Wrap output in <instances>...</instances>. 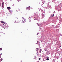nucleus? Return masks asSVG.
<instances>
[{"label":"nucleus","instance_id":"obj_1","mask_svg":"<svg viewBox=\"0 0 62 62\" xmlns=\"http://www.w3.org/2000/svg\"><path fill=\"white\" fill-rule=\"evenodd\" d=\"M22 20L23 23H25V19H24L25 18L23 17H22Z\"/></svg>","mask_w":62,"mask_h":62},{"label":"nucleus","instance_id":"obj_2","mask_svg":"<svg viewBox=\"0 0 62 62\" xmlns=\"http://www.w3.org/2000/svg\"><path fill=\"white\" fill-rule=\"evenodd\" d=\"M2 8H3L4 7V4L3 3H2Z\"/></svg>","mask_w":62,"mask_h":62},{"label":"nucleus","instance_id":"obj_3","mask_svg":"<svg viewBox=\"0 0 62 62\" xmlns=\"http://www.w3.org/2000/svg\"><path fill=\"white\" fill-rule=\"evenodd\" d=\"M7 8L8 9V10H9V9H11V8H10V7H7Z\"/></svg>","mask_w":62,"mask_h":62},{"label":"nucleus","instance_id":"obj_4","mask_svg":"<svg viewBox=\"0 0 62 62\" xmlns=\"http://www.w3.org/2000/svg\"><path fill=\"white\" fill-rule=\"evenodd\" d=\"M34 16L35 17H36V16H38V15L37 14V13H36L34 14Z\"/></svg>","mask_w":62,"mask_h":62},{"label":"nucleus","instance_id":"obj_5","mask_svg":"<svg viewBox=\"0 0 62 62\" xmlns=\"http://www.w3.org/2000/svg\"><path fill=\"white\" fill-rule=\"evenodd\" d=\"M20 10V9H18V10H16V11L17 12H18V11H19Z\"/></svg>","mask_w":62,"mask_h":62},{"label":"nucleus","instance_id":"obj_6","mask_svg":"<svg viewBox=\"0 0 62 62\" xmlns=\"http://www.w3.org/2000/svg\"><path fill=\"white\" fill-rule=\"evenodd\" d=\"M1 55H2V53L0 54V58H1Z\"/></svg>","mask_w":62,"mask_h":62},{"label":"nucleus","instance_id":"obj_7","mask_svg":"<svg viewBox=\"0 0 62 62\" xmlns=\"http://www.w3.org/2000/svg\"><path fill=\"white\" fill-rule=\"evenodd\" d=\"M27 8L28 9H30V7H28Z\"/></svg>","mask_w":62,"mask_h":62},{"label":"nucleus","instance_id":"obj_8","mask_svg":"<svg viewBox=\"0 0 62 62\" xmlns=\"http://www.w3.org/2000/svg\"><path fill=\"white\" fill-rule=\"evenodd\" d=\"M1 23H3L5 24V22H4L3 21H1Z\"/></svg>","mask_w":62,"mask_h":62},{"label":"nucleus","instance_id":"obj_9","mask_svg":"<svg viewBox=\"0 0 62 62\" xmlns=\"http://www.w3.org/2000/svg\"><path fill=\"white\" fill-rule=\"evenodd\" d=\"M2 48H0V51H2Z\"/></svg>","mask_w":62,"mask_h":62},{"label":"nucleus","instance_id":"obj_10","mask_svg":"<svg viewBox=\"0 0 62 62\" xmlns=\"http://www.w3.org/2000/svg\"><path fill=\"white\" fill-rule=\"evenodd\" d=\"M0 61H2V60H3V59L2 58H1L0 59Z\"/></svg>","mask_w":62,"mask_h":62},{"label":"nucleus","instance_id":"obj_11","mask_svg":"<svg viewBox=\"0 0 62 62\" xmlns=\"http://www.w3.org/2000/svg\"><path fill=\"white\" fill-rule=\"evenodd\" d=\"M17 1H18V2H19L20 1H21V0H17Z\"/></svg>","mask_w":62,"mask_h":62},{"label":"nucleus","instance_id":"obj_12","mask_svg":"<svg viewBox=\"0 0 62 62\" xmlns=\"http://www.w3.org/2000/svg\"><path fill=\"white\" fill-rule=\"evenodd\" d=\"M46 60H49V59H48V58H47L46 59Z\"/></svg>","mask_w":62,"mask_h":62},{"label":"nucleus","instance_id":"obj_13","mask_svg":"<svg viewBox=\"0 0 62 62\" xmlns=\"http://www.w3.org/2000/svg\"><path fill=\"white\" fill-rule=\"evenodd\" d=\"M31 18V17H29V19H30Z\"/></svg>","mask_w":62,"mask_h":62},{"label":"nucleus","instance_id":"obj_14","mask_svg":"<svg viewBox=\"0 0 62 62\" xmlns=\"http://www.w3.org/2000/svg\"><path fill=\"white\" fill-rule=\"evenodd\" d=\"M39 60H40V58H39Z\"/></svg>","mask_w":62,"mask_h":62},{"label":"nucleus","instance_id":"obj_15","mask_svg":"<svg viewBox=\"0 0 62 62\" xmlns=\"http://www.w3.org/2000/svg\"><path fill=\"white\" fill-rule=\"evenodd\" d=\"M37 51H38V50H39V49H38V48H37Z\"/></svg>","mask_w":62,"mask_h":62},{"label":"nucleus","instance_id":"obj_16","mask_svg":"<svg viewBox=\"0 0 62 62\" xmlns=\"http://www.w3.org/2000/svg\"><path fill=\"white\" fill-rule=\"evenodd\" d=\"M54 16V14H53V16L52 17H53V16Z\"/></svg>","mask_w":62,"mask_h":62},{"label":"nucleus","instance_id":"obj_17","mask_svg":"<svg viewBox=\"0 0 62 62\" xmlns=\"http://www.w3.org/2000/svg\"><path fill=\"white\" fill-rule=\"evenodd\" d=\"M39 34V33H37V35H38Z\"/></svg>","mask_w":62,"mask_h":62},{"label":"nucleus","instance_id":"obj_18","mask_svg":"<svg viewBox=\"0 0 62 62\" xmlns=\"http://www.w3.org/2000/svg\"><path fill=\"white\" fill-rule=\"evenodd\" d=\"M21 62H22V60H21Z\"/></svg>","mask_w":62,"mask_h":62},{"label":"nucleus","instance_id":"obj_19","mask_svg":"<svg viewBox=\"0 0 62 62\" xmlns=\"http://www.w3.org/2000/svg\"><path fill=\"white\" fill-rule=\"evenodd\" d=\"M43 0H41V1H43Z\"/></svg>","mask_w":62,"mask_h":62},{"label":"nucleus","instance_id":"obj_20","mask_svg":"<svg viewBox=\"0 0 62 62\" xmlns=\"http://www.w3.org/2000/svg\"><path fill=\"white\" fill-rule=\"evenodd\" d=\"M47 57V58H49V57Z\"/></svg>","mask_w":62,"mask_h":62},{"label":"nucleus","instance_id":"obj_21","mask_svg":"<svg viewBox=\"0 0 62 62\" xmlns=\"http://www.w3.org/2000/svg\"><path fill=\"white\" fill-rule=\"evenodd\" d=\"M14 5L13 4V6H14Z\"/></svg>","mask_w":62,"mask_h":62},{"label":"nucleus","instance_id":"obj_22","mask_svg":"<svg viewBox=\"0 0 62 62\" xmlns=\"http://www.w3.org/2000/svg\"><path fill=\"white\" fill-rule=\"evenodd\" d=\"M4 24H3V25H4Z\"/></svg>","mask_w":62,"mask_h":62}]
</instances>
